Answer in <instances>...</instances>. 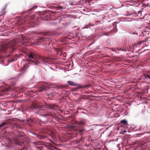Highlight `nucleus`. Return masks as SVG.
I'll return each mask as SVG.
<instances>
[{"mask_svg":"<svg viewBox=\"0 0 150 150\" xmlns=\"http://www.w3.org/2000/svg\"><path fill=\"white\" fill-rule=\"evenodd\" d=\"M12 141L13 142H12V143H15L16 144H18L23 147L24 146V143L23 142H20L18 140H15L14 139H13Z\"/></svg>","mask_w":150,"mask_h":150,"instance_id":"7","label":"nucleus"},{"mask_svg":"<svg viewBox=\"0 0 150 150\" xmlns=\"http://www.w3.org/2000/svg\"><path fill=\"white\" fill-rule=\"evenodd\" d=\"M89 86H90V85H87V86H83V88H86V87H88Z\"/></svg>","mask_w":150,"mask_h":150,"instance_id":"24","label":"nucleus"},{"mask_svg":"<svg viewBox=\"0 0 150 150\" xmlns=\"http://www.w3.org/2000/svg\"><path fill=\"white\" fill-rule=\"evenodd\" d=\"M18 57L17 55L16 54L15 56H13V57H11V60L10 61V62H12L13 61L17 60Z\"/></svg>","mask_w":150,"mask_h":150,"instance_id":"9","label":"nucleus"},{"mask_svg":"<svg viewBox=\"0 0 150 150\" xmlns=\"http://www.w3.org/2000/svg\"><path fill=\"white\" fill-rule=\"evenodd\" d=\"M28 58L27 60L29 62H33L35 65L38 66L40 63L43 62L44 63H48L50 60V59L47 57H41L36 53L31 52L28 54Z\"/></svg>","mask_w":150,"mask_h":150,"instance_id":"1","label":"nucleus"},{"mask_svg":"<svg viewBox=\"0 0 150 150\" xmlns=\"http://www.w3.org/2000/svg\"><path fill=\"white\" fill-rule=\"evenodd\" d=\"M33 8L31 9H29V10L28 11H29V12H30L32 10H33Z\"/></svg>","mask_w":150,"mask_h":150,"instance_id":"26","label":"nucleus"},{"mask_svg":"<svg viewBox=\"0 0 150 150\" xmlns=\"http://www.w3.org/2000/svg\"><path fill=\"white\" fill-rule=\"evenodd\" d=\"M120 122L123 124L127 125V122L126 120H121Z\"/></svg>","mask_w":150,"mask_h":150,"instance_id":"11","label":"nucleus"},{"mask_svg":"<svg viewBox=\"0 0 150 150\" xmlns=\"http://www.w3.org/2000/svg\"><path fill=\"white\" fill-rule=\"evenodd\" d=\"M50 115V114L49 113H48V114H44V115H42V116H47L49 115Z\"/></svg>","mask_w":150,"mask_h":150,"instance_id":"23","label":"nucleus"},{"mask_svg":"<svg viewBox=\"0 0 150 150\" xmlns=\"http://www.w3.org/2000/svg\"><path fill=\"white\" fill-rule=\"evenodd\" d=\"M80 140H79V141H78L77 142H78V143H79V142H80Z\"/></svg>","mask_w":150,"mask_h":150,"instance_id":"30","label":"nucleus"},{"mask_svg":"<svg viewBox=\"0 0 150 150\" xmlns=\"http://www.w3.org/2000/svg\"><path fill=\"white\" fill-rule=\"evenodd\" d=\"M48 88L49 87L47 86V84L43 82L41 86L38 88V91L40 92L43 91L47 90Z\"/></svg>","mask_w":150,"mask_h":150,"instance_id":"6","label":"nucleus"},{"mask_svg":"<svg viewBox=\"0 0 150 150\" xmlns=\"http://www.w3.org/2000/svg\"><path fill=\"white\" fill-rule=\"evenodd\" d=\"M67 83L69 85H70L72 86H78V87L76 88V89H77L79 88H83V86L82 85L76 83H75L74 81H67Z\"/></svg>","mask_w":150,"mask_h":150,"instance_id":"5","label":"nucleus"},{"mask_svg":"<svg viewBox=\"0 0 150 150\" xmlns=\"http://www.w3.org/2000/svg\"><path fill=\"white\" fill-rule=\"evenodd\" d=\"M16 44V42L14 41L6 42L1 47L0 53L3 52H5L7 50H8L10 52H13V51H11L10 50L11 49L13 50L15 49Z\"/></svg>","mask_w":150,"mask_h":150,"instance_id":"2","label":"nucleus"},{"mask_svg":"<svg viewBox=\"0 0 150 150\" xmlns=\"http://www.w3.org/2000/svg\"><path fill=\"white\" fill-rule=\"evenodd\" d=\"M83 131H84V129H81V130H79V133H80V132H82Z\"/></svg>","mask_w":150,"mask_h":150,"instance_id":"25","label":"nucleus"},{"mask_svg":"<svg viewBox=\"0 0 150 150\" xmlns=\"http://www.w3.org/2000/svg\"><path fill=\"white\" fill-rule=\"evenodd\" d=\"M81 98L85 99V98H84V97H82V98Z\"/></svg>","mask_w":150,"mask_h":150,"instance_id":"29","label":"nucleus"},{"mask_svg":"<svg viewBox=\"0 0 150 150\" xmlns=\"http://www.w3.org/2000/svg\"><path fill=\"white\" fill-rule=\"evenodd\" d=\"M8 123L7 122H4L2 123L0 125V128L3 126H4L5 125H8Z\"/></svg>","mask_w":150,"mask_h":150,"instance_id":"10","label":"nucleus"},{"mask_svg":"<svg viewBox=\"0 0 150 150\" xmlns=\"http://www.w3.org/2000/svg\"><path fill=\"white\" fill-rule=\"evenodd\" d=\"M144 77L146 78L150 79V76H149L147 74H145L144 75Z\"/></svg>","mask_w":150,"mask_h":150,"instance_id":"20","label":"nucleus"},{"mask_svg":"<svg viewBox=\"0 0 150 150\" xmlns=\"http://www.w3.org/2000/svg\"><path fill=\"white\" fill-rule=\"evenodd\" d=\"M149 6L150 7V5H149Z\"/></svg>","mask_w":150,"mask_h":150,"instance_id":"31","label":"nucleus"},{"mask_svg":"<svg viewBox=\"0 0 150 150\" xmlns=\"http://www.w3.org/2000/svg\"><path fill=\"white\" fill-rule=\"evenodd\" d=\"M117 50H122V51H126V50H125V49H122L121 50V48H120L119 49V48H117Z\"/></svg>","mask_w":150,"mask_h":150,"instance_id":"22","label":"nucleus"},{"mask_svg":"<svg viewBox=\"0 0 150 150\" xmlns=\"http://www.w3.org/2000/svg\"><path fill=\"white\" fill-rule=\"evenodd\" d=\"M19 135L21 137H24L25 136V134L23 132H20L19 133Z\"/></svg>","mask_w":150,"mask_h":150,"instance_id":"15","label":"nucleus"},{"mask_svg":"<svg viewBox=\"0 0 150 150\" xmlns=\"http://www.w3.org/2000/svg\"><path fill=\"white\" fill-rule=\"evenodd\" d=\"M28 63H26L25 65H24V66L23 67V68L24 69H25V68L26 67V68L27 69L28 67V66L26 67V66H28Z\"/></svg>","mask_w":150,"mask_h":150,"instance_id":"21","label":"nucleus"},{"mask_svg":"<svg viewBox=\"0 0 150 150\" xmlns=\"http://www.w3.org/2000/svg\"><path fill=\"white\" fill-rule=\"evenodd\" d=\"M47 40V38H45L44 37H42V38H40L39 39V40H41V41H45Z\"/></svg>","mask_w":150,"mask_h":150,"instance_id":"12","label":"nucleus"},{"mask_svg":"<svg viewBox=\"0 0 150 150\" xmlns=\"http://www.w3.org/2000/svg\"><path fill=\"white\" fill-rule=\"evenodd\" d=\"M56 50L58 52H59L61 53L62 52H63V50H62L59 48H56Z\"/></svg>","mask_w":150,"mask_h":150,"instance_id":"18","label":"nucleus"},{"mask_svg":"<svg viewBox=\"0 0 150 150\" xmlns=\"http://www.w3.org/2000/svg\"><path fill=\"white\" fill-rule=\"evenodd\" d=\"M58 105L55 104H46L45 105H43L41 106H38L37 105H35L33 104V109H39L40 110H42V108H45L50 109H54L56 108H58Z\"/></svg>","mask_w":150,"mask_h":150,"instance_id":"4","label":"nucleus"},{"mask_svg":"<svg viewBox=\"0 0 150 150\" xmlns=\"http://www.w3.org/2000/svg\"><path fill=\"white\" fill-rule=\"evenodd\" d=\"M34 134L37 137L40 139H43L46 138V137L45 135L36 134Z\"/></svg>","mask_w":150,"mask_h":150,"instance_id":"8","label":"nucleus"},{"mask_svg":"<svg viewBox=\"0 0 150 150\" xmlns=\"http://www.w3.org/2000/svg\"><path fill=\"white\" fill-rule=\"evenodd\" d=\"M138 144L140 146H142L143 145H144L143 142L142 141L139 142H138Z\"/></svg>","mask_w":150,"mask_h":150,"instance_id":"13","label":"nucleus"},{"mask_svg":"<svg viewBox=\"0 0 150 150\" xmlns=\"http://www.w3.org/2000/svg\"><path fill=\"white\" fill-rule=\"evenodd\" d=\"M142 134H143L142 133H141V134H138L139 135H141Z\"/></svg>","mask_w":150,"mask_h":150,"instance_id":"28","label":"nucleus"},{"mask_svg":"<svg viewBox=\"0 0 150 150\" xmlns=\"http://www.w3.org/2000/svg\"><path fill=\"white\" fill-rule=\"evenodd\" d=\"M42 35L45 36H47V35H49V33H41Z\"/></svg>","mask_w":150,"mask_h":150,"instance_id":"17","label":"nucleus"},{"mask_svg":"<svg viewBox=\"0 0 150 150\" xmlns=\"http://www.w3.org/2000/svg\"><path fill=\"white\" fill-rule=\"evenodd\" d=\"M57 8L58 9H65L66 8V7H62L61 6H58L57 7Z\"/></svg>","mask_w":150,"mask_h":150,"instance_id":"16","label":"nucleus"},{"mask_svg":"<svg viewBox=\"0 0 150 150\" xmlns=\"http://www.w3.org/2000/svg\"><path fill=\"white\" fill-rule=\"evenodd\" d=\"M34 146L36 148V150H45V148H47L49 150H53L51 148L52 147V145L49 143H45L44 144L40 143L39 142L33 143Z\"/></svg>","mask_w":150,"mask_h":150,"instance_id":"3","label":"nucleus"},{"mask_svg":"<svg viewBox=\"0 0 150 150\" xmlns=\"http://www.w3.org/2000/svg\"><path fill=\"white\" fill-rule=\"evenodd\" d=\"M137 13L136 12H134L133 13H131L130 14L131 15H135V17H137V16H138V15H137Z\"/></svg>","mask_w":150,"mask_h":150,"instance_id":"19","label":"nucleus"},{"mask_svg":"<svg viewBox=\"0 0 150 150\" xmlns=\"http://www.w3.org/2000/svg\"><path fill=\"white\" fill-rule=\"evenodd\" d=\"M84 122L83 121H81L80 122H76V124H78L79 125H80L81 124H84Z\"/></svg>","mask_w":150,"mask_h":150,"instance_id":"14","label":"nucleus"},{"mask_svg":"<svg viewBox=\"0 0 150 150\" xmlns=\"http://www.w3.org/2000/svg\"><path fill=\"white\" fill-rule=\"evenodd\" d=\"M23 45H24L25 46H27V44H26V43H23Z\"/></svg>","mask_w":150,"mask_h":150,"instance_id":"27","label":"nucleus"}]
</instances>
